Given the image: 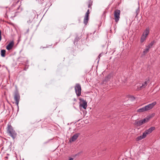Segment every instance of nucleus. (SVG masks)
<instances>
[{
  "label": "nucleus",
  "instance_id": "obj_24",
  "mask_svg": "<svg viewBox=\"0 0 160 160\" xmlns=\"http://www.w3.org/2000/svg\"><path fill=\"white\" fill-rule=\"evenodd\" d=\"M101 56H101V54H100L99 55V56H98L99 58H100V57H101Z\"/></svg>",
  "mask_w": 160,
  "mask_h": 160
},
{
  "label": "nucleus",
  "instance_id": "obj_23",
  "mask_svg": "<svg viewBox=\"0 0 160 160\" xmlns=\"http://www.w3.org/2000/svg\"><path fill=\"white\" fill-rule=\"evenodd\" d=\"M2 39L1 34H0V41H1Z\"/></svg>",
  "mask_w": 160,
  "mask_h": 160
},
{
  "label": "nucleus",
  "instance_id": "obj_16",
  "mask_svg": "<svg viewBox=\"0 0 160 160\" xmlns=\"http://www.w3.org/2000/svg\"><path fill=\"white\" fill-rule=\"evenodd\" d=\"M6 50L4 49L2 50L1 51V55L2 57H4L5 56Z\"/></svg>",
  "mask_w": 160,
  "mask_h": 160
},
{
  "label": "nucleus",
  "instance_id": "obj_29",
  "mask_svg": "<svg viewBox=\"0 0 160 160\" xmlns=\"http://www.w3.org/2000/svg\"><path fill=\"white\" fill-rule=\"evenodd\" d=\"M1 65L0 64V67H1Z\"/></svg>",
  "mask_w": 160,
  "mask_h": 160
},
{
  "label": "nucleus",
  "instance_id": "obj_17",
  "mask_svg": "<svg viewBox=\"0 0 160 160\" xmlns=\"http://www.w3.org/2000/svg\"><path fill=\"white\" fill-rule=\"evenodd\" d=\"M88 7L89 8H92L91 6L92 4V0H89L88 1Z\"/></svg>",
  "mask_w": 160,
  "mask_h": 160
},
{
  "label": "nucleus",
  "instance_id": "obj_11",
  "mask_svg": "<svg viewBox=\"0 0 160 160\" xmlns=\"http://www.w3.org/2000/svg\"><path fill=\"white\" fill-rule=\"evenodd\" d=\"M79 134H80L78 133L75 134L70 138V141L71 142L75 141L77 139Z\"/></svg>",
  "mask_w": 160,
  "mask_h": 160
},
{
  "label": "nucleus",
  "instance_id": "obj_5",
  "mask_svg": "<svg viewBox=\"0 0 160 160\" xmlns=\"http://www.w3.org/2000/svg\"><path fill=\"white\" fill-rule=\"evenodd\" d=\"M79 107L80 108H83V109H86L87 107V102L86 100L80 98H79Z\"/></svg>",
  "mask_w": 160,
  "mask_h": 160
},
{
  "label": "nucleus",
  "instance_id": "obj_9",
  "mask_svg": "<svg viewBox=\"0 0 160 160\" xmlns=\"http://www.w3.org/2000/svg\"><path fill=\"white\" fill-rule=\"evenodd\" d=\"M156 102H154L152 103L149 104L148 105L145 106V108L146 111L148 110H149L151 109H152L154 106L156 104Z\"/></svg>",
  "mask_w": 160,
  "mask_h": 160
},
{
  "label": "nucleus",
  "instance_id": "obj_8",
  "mask_svg": "<svg viewBox=\"0 0 160 160\" xmlns=\"http://www.w3.org/2000/svg\"><path fill=\"white\" fill-rule=\"evenodd\" d=\"M90 13L89 9L87 10L84 18L83 22L85 25H87L89 20V14Z\"/></svg>",
  "mask_w": 160,
  "mask_h": 160
},
{
  "label": "nucleus",
  "instance_id": "obj_1",
  "mask_svg": "<svg viewBox=\"0 0 160 160\" xmlns=\"http://www.w3.org/2000/svg\"><path fill=\"white\" fill-rule=\"evenodd\" d=\"M7 132L8 134L14 140L17 136V133L10 124H8L6 128Z\"/></svg>",
  "mask_w": 160,
  "mask_h": 160
},
{
  "label": "nucleus",
  "instance_id": "obj_19",
  "mask_svg": "<svg viewBox=\"0 0 160 160\" xmlns=\"http://www.w3.org/2000/svg\"><path fill=\"white\" fill-rule=\"evenodd\" d=\"M154 43L155 41H153L151 42L148 45L146 46L149 48H150L152 47V46L154 45Z\"/></svg>",
  "mask_w": 160,
  "mask_h": 160
},
{
  "label": "nucleus",
  "instance_id": "obj_18",
  "mask_svg": "<svg viewBox=\"0 0 160 160\" xmlns=\"http://www.w3.org/2000/svg\"><path fill=\"white\" fill-rule=\"evenodd\" d=\"M149 48L147 46H146V48L144 50L143 52V53L144 55H145L146 53H147L149 51Z\"/></svg>",
  "mask_w": 160,
  "mask_h": 160
},
{
  "label": "nucleus",
  "instance_id": "obj_3",
  "mask_svg": "<svg viewBox=\"0 0 160 160\" xmlns=\"http://www.w3.org/2000/svg\"><path fill=\"white\" fill-rule=\"evenodd\" d=\"M14 98L15 101V103L17 106L18 110H19L18 104L20 99V95L17 89L15 90L14 93Z\"/></svg>",
  "mask_w": 160,
  "mask_h": 160
},
{
  "label": "nucleus",
  "instance_id": "obj_4",
  "mask_svg": "<svg viewBox=\"0 0 160 160\" xmlns=\"http://www.w3.org/2000/svg\"><path fill=\"white\" fill-rule=\"evenodd\" d=\"M74 88L77 96L78 97L80 96L81 93V88L80 85L79 83H77Z\"/></svg>",
  "mask_w": 160,
  "mask_h": 160
},
{
  "label": "nucleus",
  "instance_id": "obj_21",
  "mask_svg": "<svg viewBox=\"0 0 160 160\" xmlns=\"http://www.w3.org/2000/svg\"><path fill=\"white\" fill-rule=\"evenodd\" d=\"M148 134L147 133V132H146V131H145L143 133V134L142 136L143 138H144L146 137L147 135Z\"/></svg>",
  "mask_w": 160,
  "mask_h": 160
},
{
  "label": "nucleus",
  "instance_id": "obj_22",
  "mask_svg": "<svg viewBox=\"0 0 160 160\" xmlns=\"http://www.w3.org/2000/svg\"><path fill=\"white\" fill-rule=\"evenodd\" d=\"M136 15H137L139 12V7H138V8L136 9Z\"/></svg>",
  "mask_w": 160,
  "mask_h": 160
},
{
  "label": "nucleus",
  "instance_id": "obj_25",
  "mask_svg": "<svg viewBox=\"0 0 160 160\" xmlns=\"http://www.w3.org/2000/svg\"><path fill=\"white\" fill-rule=\"evenodd\" d=\"M20 7V6H19V7L17 8V9L18 10L19 9V7Z\"/></svg>",
  "mask_w": 160,
  "mask_h": 160
},
{
  "label": "nucleus",
  "instance_id": "obj_28",
  "mask_svg": "<svg viewBox=\"0 0 160 160\" xmlns=\"http://www.w3.org/2000/svg\"><path fill=\"white\" fill-rule=\"evenodd\" d=\"M24 70H26V69H25V68H24Z\"/></svg>",
  "mask_w": 160,
  "mask_h": 160
},
{
  "label": "nucleus",
  "instance_id": "obj_15",
  "mask_svg": "<svg viewBox=\"0 0 160 160\" xmlns=\"http://www.w3.org/2000/svg\"><path fill=\"white\" fill-rule=\"evenodd\" d=\"M147 37L145 36L144 35L142 34L141 37L140 39V42L141 43L143 42L146 39V38Z\"/></svg>",
  "mask_w": 160,
  "mask_h": 160
},
{
  "label": "nucleus",
  "instance_id": "obj_7",
  "mask_svg": "<svg viewBox=\"0 0 160 160\" xmlns=\"http://www.w3.org/2000/svg\"><path fill=\"white\" fill-rule=\"evenodd\" d=\"M149 80L148 79H146V81L143 83H142L141 85H140L138 87V89L140 90L142 89L145 88L148 84L149 82Z\"/></svg>",
  "mask_w": 160,
  "mask_h": 160
},
{
  "label": "nucleus",
  "instance_id": "obj_6",
  "mask_svg": "<svg viewBox=\"0 0 160 160\" xmlns=\"http://www.w3.org/2000/svg\"><path fill=\"white\" fill-rule=\"evenodd\" d=\"M120 12V11L118 9H116L114 12V19L116 22H118L119 20Z\"/></svg>",
  "mask_w": 160,
  "mask_h": 160
},
{
  "label": "nucleus",
  "instance_id": "obj_20",
  "mask_svg": "<svg viewBox=\"0 0 160 160\" xmlns=\"http://www.w3.org/2000/svg\"><path fill=\"white\" fill-rule=\"evenodd\" d=\"M143 138L142 137V136L141 135L137 137L136 138V140L137 141H138Z\"/></svg>",
  "mask_w": 160,
  "mask_h": 160
},
{
  "label": "nucleus",
  "instance_id": "obj_13",
  "mask_svg": "<svg viewBox=\"0 0 160 160\" xmlns=\"http://www.w3.org/2000/svg\"><path fill=\"white\" fill-rule=\"evenodd\" d=\"M149 33V28H147L143 32L142 34L147 37L148 36Z\"/></svg>",
  "mask_w": 160,
  "mask_h": 160
},
{
  "label": "nucleus",
  "instance_id": "obj_10",
  "mask_svg": "<svg viewBox=\"0 0 160 160\" xmlns=\"http://www.w3.org/2000/svg\"><path fill=\"white\" fill-rule=\"evenodd\" d=\"M14 45V42L13 41H11L6 46V49L8 50H11Z\"/></svg>",
  "mask_w": 160,
  "mask_h": 160
},
{
  "label": "nucleus",
  "instance_id": "obj_30",
  "mask_svg": "<svg viewBox=\"0 0 160 160\" xmlns=\"http://www.w3.org/2000/svg\"><path fill=\"white\" fill-rule=\"evenodd\" d=\"M122 160H124L122 159Z\"/></svg>",
  "mask_w": 160,
  "mask_h": 160
},
{
  "label": "nucleus",
  "instance_id": "obj_2",
  "mask_svg": "<svg viewBox=\"0 0 160 160\" xmlns=\"http://www.w3.org/2000/svg\"><path fill=\"white\" fill-rule=\"evenodd\" d=\"M150 118V117L148 116L145 118H144L143 119H142L140 120H135V122L134 124L135 126L137 127H139L145 123L148 122L149 121Z\"/></svg>",
  "mask_w": 160,
  "mask_h": 160
},
{
  "label": "nucleus",
  "instance_id": "obj_27",
  "mask_svg": "<svg viewBox=\"0 0 160 160\" xmlns=\"http://www.w3.org/2000/svg\"><path fill=\"white\" fill-rule=\"evenodd\" d=\"M28 31H29V29H28V31H27V32H28Z\"/></svg>",
  "mask_w": 160,
  "mask_h": 160
},
{
  "label": "nucleus",
  "instance_id": "obj_26",
  "mask_svg": "<svg viewBox=\"0 0 160 160\" xmlns=\"http://www.w3.org/2000/svg\"><path fill=\"white\" fill-rule=\"evenodd\" d=\"M74 101H76V99L75 98H74Z\"/></svg>",
  "mask_w": 160,
  "mask_h": 160
},
{
  "label": "nucleus",
  "instance_id": "obj_12",
  "mask_svg": "<svg viewBox=\"0 0 160 160\" xmlns=\"http://www.w3.org/2000/svg\"><path fill=\"white\" fill-rule=\"evenodd\" d=\"M155 129V128L154 127H151L149 128L148 129L146 130L145 131L147 132L148 134H149L152 132Z\"/></svg>",
  "mask_w": 160,
  "mask_h": 160
},
{
  "label": "nucleus",
  "instance_id": "obj_14",
  "mask_svg": "<svg viewBox=\"0 0 160 160\" xmlns=\"http://www.w3.org/2000/svg\"><path fill=\"white\" fill-rule=\"evenodd\" d=\"M146 111V110L145 107L139 108L137 110V112H141Z\"/></svg>",
  "mask_w": 160,
  "mask_h": 160
}]
</instances>
